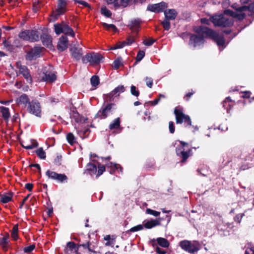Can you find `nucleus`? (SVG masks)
Wrapping results in <instances>:
<instances>
[{
  "mask_svg": "<svg viewBox=\"0 0 254 254\" xmlns=\"http://www.w3.org/2000/svg\"><path fill=\"white\" fill-rule=\"evenodd\" d=\"M194 30L197 33L204 34L206 37L213 39L219 46H223L225 44V42L223 36L219 35L217 32L207 27L203 26L196 27L194 28Z\"/></svg>",
  "mask_w": 254,
  "mask_h": 254,
  "instance_id": "obj_1",
  "label": "nucleus"
},
{
  "mask_svg": "<svg viewBox=\"0 0 254 254\" xmlns=\"http://www.w3.org/2000/svg\"><path fill=\"white\" fill-rule=\"evenodd\" d=\"M210 20L215 26L226 27L231 26L234 24L232 17L225 14V11L224 14L211 17Z\"/></svg>",
  "mask_w": 254,
  "mask_h": 254,
  "instance_id": "obj_2",
  "label": "nucleus"
},
{
  "mask_svg": "<svg viewBox=\"0 0 254 254\" xmlns=\"http://www.w3.org/2000/svg\"><path fill=\"white\" fill-rule=\"evenodd\" d=\"M180 246L186 252L193 254L200 249V244L196 241L193 242L188 240L182 241L180 243Z\"/></svg>",
  "mask_w": 254,
  "mask_h": 254,
  "instance_id": "obj_3",
  "label": "nucleus"
},
{
  "mask_svg": "<svg viewBox=\"0 0 254 254\" xmlns=\"http://www.w3.org/2000/svg\"><path fill=\"white\" fill-rule=\"evenodd\" d=\"M19 37L25 41H28L31 42H34L39 40L40 33L37 30H26L21 31L19 34Z\"/></svg>",
  "mask_w": 254,
  "mask_h": 254,
  "instance_id": "obj_4",
  "label": "nucleus"
},
{
  "mask_svg": "<svg viewBox=\"0 0 254 254\" xmlns=\"http://www.w3.org/2000/svg\"><path fill=\"white\" fill-rule=\"evenodd\" d=\"M104 59V57L99 53H90L82 58V61L84 64L89 63L91 65L99 64Z\"/></svg>",
  "mask_w": 254,
  "mask_h": 254,
  "instance_id": "obj_5",
  "label": "nucleus"
},
{
  "mask_svg": "<svg viewBox=\"0 0 254 254\" xmlns=\"http://www.w3.org/2000/svg\"><path fill=\"white\" fill-rule=\"evenodd\" d=\"M16 67L18 69L17 71H16L17 75H22L27 82L31 83L32 78L28 67L25 65H22L20 61L16 63Z\"/></svg>",
  "mask_w": 254,
  "mask_h": 254,
  "instance_id": "obj_6",
  "label": "nucleus"
},
{
  "mask_svg": "<svg viewBox=\"0 0 254 254\" xmlns=\"http://www.w3.org/2000/svg\"><path fill=\"white\" fill-rule=\"evenodd\" d=\"M116 105L114 103H108L104 104L101 109L96 115L97 118L105 119L111 114L112 111L115 109Z\"/></svg>",
  "mask_w": 254,
  "mask_h": 254,
  "instance_id": "obj_7",
  "label": "nucleus"
},
{
  "mask_svg": "<svg viewBox=\"0 0 254 254\" xmlns=\"http://www.w3.org/2000/svg\"><path fill=\"white\" fill-rule=\"evenodd\" d=\"M27 111L30 114L37 117H41V107L39 102L36 100H33L29 103L27 107Z\"/></svg>",
  "mask_w": 254,
  "mask_h": 254,
  "instance_id": "obj_8",
  "label": "nucleus"
},
{
  "mask_svg": "<svg viewBox=\"0 0 254 254\" xmlns=\"http://www.w3.org/2000/svg\"><path fill=\"white\" fill-rule=\"evenodd\" d=\"M174 114L177 124H182L184 122L186 127L191 126V122L190 117L184 114L181 110L176 108L174 110Z\"/></svg>",
  "mask_w": 254,
  "mask_h": 254,
  "instance_id": "obj_9",
  "label": "nucleus"
},
{
  "mask_svg": "<svg viewBox=\"0 0 254 254\" xmlns=\"http://www.w3.org/2000/svg\"><path fill=\"white\" fill-rule=\"evenodd\" d=\"M41 79L40 81H45L47 83H53L57 79V76L54 71H52V67H50L48 69H46L41 75Z\"/></svg>",
  "mask_w": 254,
  "mask_h": 254,
  "instance_id": "obj_10",
  "label": "nucleus"
},
{
  "mask_svg": "<svg viewBox=\"0 0 254 254\" xmlns=\"http://www.w3.org/2000/svg\"><path fill=\"white\" fill-rule=\"evenodd\" d=\"M46 175L49 178L53 180H56L59 183H63L67 182V177L64 174H58L55 172L48 170L46 172Z\"/></svg>",
  "mask_w": 254,
  "mask_h": 254,
  "instance_id": "obj_11",
  "label": "nucleus"
},
{
  "mask_svg": "<svg viewBox=\"0 0 254 254\" xmlns=\"http://www.w3.org/2000/svg\"><path fill=\"white\" fill-rule=\"evenodd\" d=\"M42 50L43 48L41 47H34L27 53L25 57L26 60L32 61L40 57Z\"/></svg>",
  "mask_w": 254,
  "mask_h": 254,
  "instance_id": "obj_12",
  "label": "nucleus"
},
{
  "mask_svg": "<svg viewBox=\"0 0 254 254\" xmlns=\"http://www.w3.org/2000/svg\"><path fill=\"white\" fill-rule=\"evenodd\" d=\"M167 7V4L165 2H161L155 4H150L147 6V10L158 13L163 11Z\"/></svg>",
  "mask_w": 254,
  "mask_h": 254,
  "instance_id": "obj_13",
  "label": "nucleus"
},
{
  "mask_svg": "<svg viewBox=\"0 0 254 254\" xmlns=\"http://www.w3.org/2000/svg\"><path fill=\"white\" fill-rule=\"evenodd\" d=\"M179 142L181 145V148H177L176 153L178 156H180L182 158V162H184L190 156V150L185 151L183 148L185 145L187 144L186 142L182 141H179Z\"/></svg>",
  "mask_w": 254,
  "mask_h": 254,
  "instance_id": "obj_14",
  "label": "nucleus"
},
{
  "mask_svg": "<svg viewBox=\"0 0 254 254\" xmlns=\"http://www.w3.org/2000/svg\"><path fill=\"white\" fill-rule=\"evenodd\" d=\"M199 35H192L190 37V44L192 45L194 47L199 46L204 43V34H199Z\"/></svg>",
  "mask_w": 254,
  "mask_h": 254,
  "instance_id": "obj_15",
  "label": "nucleus"
},
{
  "mask_svg": "<svg viewBox=\"0 0 254 254\" xmlns=\"http://www.w3.org/2000/svg\"><path fill=\"white\" fill-rule=\"evenodd\" d=\"M125 87L123 85H119L115 88L111 92L106 95V99L109 101H112L113 100V97L114 96L115 97L118 96L120 93L125 92Z\"/></svg>",
  "mask_w": 254,
  "mask_h": 254,
  "instance_id": "obj_16",
  "label": "nucleus"
},
{
  "mask_svg": "<svg viewBox=\"0 0 254 254\" xmlns=\"http://www.w3.org/2000/svg\"><path fill=\"white\" fill-rule=\"evenodd\" d=\"M70 51L72 57L76 60H79L81 58L83 55L81 48L74 45L70 48Z\"/></svg>",
  "mask_w": 254,
  "mask_h": 254,
  "instance_id": "obj_17",
  "label": "nucleus"
},
{
  "mask_svg": "<svg viewBox=\"0 0 254 254\" xmlns=\"http://www.w3.org/2000/svg\"><path fill=\"white\" fill-rule=\"evenodd\" d=\"M237 11H233L230 9L225 10V14L229 15L230 17L237 18L239 20L243 19L246 15L243 11H240L238 10V8L237 9Z\"/></svg>",
  "mask_w": 254,
  "mask_h": 254,
  "instance_id": "obj_18",
  "label": "nucleus"
},
{
  "mask_svg": "<svg viewBox=\"0 0 254 254\" xmlns=\"http://www.w3.org/2000/svg\"><path fill=\"white\" fill-rule=\"evenodd\" d=\"M68 39L66 36H62L59 39L57 48L59 51L63 52L66 50L68 46Z\"/></svg>",
  "mask_w": 254,
  "mask_h": 254,
  "instance_id": "obj_19",
  "label": "nucleus"
},
{
  "mask_svg": "<svg viewBox=\"0 0 254 254\" xmlns=\"http://www.w3.org/2000/svg\"><path fill=\"white\" fill-rule=\"evenodd\" d=\"M78 248L74 242H68L65 249L66 254H77Z\"/></svg>",
  "mask_w": 254,
  "mask_h": 254,
  "instance_id": "obj_20",
  "label": "nucleus"
},
{
  "mask_svg": "<svg viewBox=\"0 0 254 254\" xmlns=\"http://www.w3.org/2000/svg\"><path fill=\"white\" fill-rule=\"evenodd\" d=\"M161 218H159L156 219H151L149 221H147L144 223V226L147 229H151L156 226L160 225Z\"/></svg>",
  "mask_w": 254,
  "mask_h": 254,
  "instance_id": "obj_21",
  "label": "nucleus"
},
{
  "mask_svg": "<svg viewBox=\"0 0 254 254\" xmlns=\"http://www.w3.org/2000/svg\"><path fill=\"white\" fill-rule=\"evenodd\" d=\"M65 2L64 0H59L58 8L55 12V16H58L65 11Z\"/></svg>",
  "mask_w": 254,
  "mask_h": 254,
  "instance_id": "obj_22",
  "label": "nucleus"
},
{
  "mask_svg": "<svg viewBox=\"0 0 254 254\" xmlns=\"http://www.w3.org/2000/svg\"><path fill=\"white\" fill-rule=\"evenodd\" d=\"M165 18L172 20H174L177 15L176 11L174 9H169L164 11Z\"/></svg>",
  "mask_w": 254,
  "mask_h": 254,
  "instance_id": "obj_23",
  "label": "nucleus"
},
{
  "mask_svg": "<svg viewBox=\"0 0 254 254\" xmlns=\"http://www.w3.org/2000/svg\"><path fill=\"white\" fill-rule=\"evenodd\" d=\"M97 173V167L95 164L88 163L86 165V169L84 173L89 174L91 176L96 174Z\"/></svg>",
  "mask_w": 254,
  "mask_h": 254,
  "instance_id": "obj_24",
  "label": "nucleus"
},
{
  "mask_svg": "<svg viewBox=\"0 0 254 254\" xmlns=\"http://www.w3.org/2000/svg\"><path fill=\"white\" fill-rule=\"evenodd\" d=\"M17 103L18 105H23L25 106H27V105L29 104V103L30 102L29 101V99L28 96L23 94L21 95L16 100Z\"/></svg>",
  "mask_w": 254,
  "mask_h": 254,
  "instance_id": "obj_25",
  "label": "nucleus"
},
{
  "mask_svg": "<svg viewBox=\"0 0 254 254\" xmlns=\"http://www.w3.org/2000/svg\"><path fill=\"white\" fill-rule=\"evenodd\" d=\"M42 43L44 46L50 47L52 46V37L47 35L44 34L41 37Z\"/></svg>",
  "mask_w": 254,
  "mask_h": 254,
  "instance_id": "obj_26",
  "label": "nucleus"
},
{
  "mask_svg": "<svg viewBox=\"0 0 254 254\" xmlns=\"http://www.w3.org/2000/svg\"><path fill=\"white\" fill-rule=\"evenodd\" d=\"M153 242L156 241L157 244L161 247L163 248H168L170 245V243L167 240L163 238H158L156 240H152Z\"/></svg>",
  "mask_w": 254,
  "mask_h": 254,
  "instance_id": "obj_27",
  "label": "nucleus"
},
{
  "mask_svg": "<svg viewBox=\"0 0 254 254\" xmlns=\"http://www.w3.org/2000/svg\"><path fill=\"white\" fill-rule=\"evenodd\" d=\"M9 235L6 234L4 237L0 239V245L1 246L2 249L4 251L7 250V245L8 244Z\"/></svg>",
  "mask_w": 254,
  "mask_h": 254,
  "instance_id": "obj_28",
  "label": "nucleus"
},
{
  "mask_svg": "<svg viewBox=\"0 0 254 254\" xmlns=\"http://www.w3.org/2000/svg\"><path fill=\"white\" fill-rule=\"evenodd\" d=\"M62 33L68 36H71V37H74L75 36V33L73 29L64 22V27Z\"/></svg>",
  "mask_w": 254,
  "mask_h": 254,
  "instance_id": "obj_29",
  "label": "nucleus"
},
{
  "mask_svg": "<svg viewBox=\"0 0 254 254\" xmlns=\"http://www.w3.org/2000/svg\"><path fill=\"white\" fill-rule=\"evenodd\" d=\"M140 23V20L139 19H134L130 21L129 26L130 28L134 31L138 30Z\"/></svg>",
  "mask_w": 254,
  "mask_h": 254,
  "instance_id": "obj_30",
  "label": "nucleus"
},
{
  "mask_svg": "<svg viewBox=\"0 0 254 254\" xmlns=\"http://www.w3.org/2000/svg\"><path fill=\"white\" fill-rule=\"evenodd\" d=\"M0 112L1 116L5 120H8L10 117L9 110L8 108L4 106L0 107Z\"/></svg>",
  "mask_w": 254,
  "mask_h": 254,
  "instance_id": "obj_31",
  "label": "nucleus"
},
{
  "mask_svg": "<svg viewBox=\"0 0 254 254\" xmlns=\"http://www.w3.org/2000/svg\"><path fill=\"white\" fill-rule=\"evenodd\" d=\"M22 146L26 149H32L38 146V143L34 140H31L29 143L24 142L22 144Z\"/></svg>",
  "mask_w": 254,
  "mask_h": 254,
  "instance_id": "obj_32",
  "label": "nucleus"
},
{
  "mask_svg": "<svg viewBox=\"0 0 254 254\" xmlns=\"http://www.w3.org/2000/svg\"><path fill=\"white\" fill-rule=\"evenodd\" d=\"M12 199V195L10 193L3 194L0 197V201L3 203H6Z\"/></svg>",
  "mask_w": 254,
  "mask_h": 254,
  "instance_id": "obj_33",
  "label": "nucleus"
},
{
  "mask_svg": "<svg viewBox=\"0 0 254 254\" xmlns=\"http://www.w3.org/2000/svg\"><path fill=\"white\" fill-rule=\"evenodd\" d=\"M120 120L119 118H117L110 124L109 127L110 129H117L120 127Z\"/></svg>",
  "mask_w": 254,
  "mask_h": 254,
  "instance_id": "obj_34",
  "label": "nucleus"
},
{
  "mask_svg": "<svg viewBox=\"0 0 254 254\" xmlns=\"http://www.w3.org/2000/svg\"><path fill=\"white\" fill-rule=\"evenodd\" d=\"M64 23V22H63L62 23H57L54 25L55 31L57 35L62 33Z\"/></svg>",
  "mask_w": 254,
  "mask_h": 254,
  "instance_id": "obj_35",
  "label": "nucleus"
},
{
  "mask_svg": "<svg viewBox=\"0 0 254 254\" xmlns=\"http://www.w3.org/2000/svg\"><path fill=\"white\" fill-rule=\"evenodd\" d=\"M247 10L251 12H253L254 11V4L251 3L249 6L245 5L238 7V10L240 11H244Z\"/></svg>",
  "mask_w": 254,
  "mask_h": 254,
  "instance_id": "obj_36",
  "label": "nucleus"
},
{
  "mask_svg": "<svg viewBox=\"0 0 254 254\" xmlns=\"http://www.w3.org/2000/svg\"><path fill=\"white\" fill-rule=\"evenodd\" d=\"M18 226L17 224L14 225L13 228L11 231V237L14 240H16L18 238Z\"/></svg>",
  "mask_w": 254,
  "mask_h": 254,
  "instance_id": "obj_37",
  "label": "nucleus"
},
{
  "mask_svg": "<svg viewBox=\"0 0 254 254\" xmlns=\"http://www.w3.org/2000/svg\"><path fill=\"white\" fill-rule=\"evenodd\" d=\"M90 243L89 242H88L87 243H86L85 244H80L79 245V246L82 247L84 249H87L89 251V252H90L91 253L90 254H101L99 253H98L95 251L91 250L90 248Z\"/></svg>",
  "mask_w": 254,
  "mask_h": 254,
  "instance_id": "obj_38",
  "label": "nucleus"
},
{
  "mask_svg": "<svg viewBox=\"0 0 254 254\" xmlns=\"http://www.w3.org/2000/svg\"><path fill=\"white\" fill-rule=\"evenodd\" d=\"M36 153L40 158L42 159H44L46 158V153L44 151L43 148L40 147L38 148L36 150Z\"/></svg>",
  "mask_w": 254,
  "mask_h": 254,
  "instance_id": "obj_39",
  "label": "nucleus"
},
{
  "mask_svg": "<svg viewBox=\"0 0 254 254\" xmlns=\"http://www.w3.org/2000/svg\"><path fill=\"white\" fill-rule=\"evenodd\" d=\"M101 12L102 14H103L107 17H110L112 15L111 12L109 10H108L105 6L101 7Z\"/></svg>",
  "mask_w": 254,
  "mask_h": 254,
  "instance_id": "obj_40",
  "label": "nucleus"
},
{
  "mask_svg": "<svg viewBox=\"0 0 254 254\" xmlns=\"http://www.w3.org/2000/svg\"><path fill=\"white\" fill-rule=\"evenodd\" d=\"M66 139L68 142L71 145L76 142L75 137L72 133H68L67 134Z\"/></svg>",
  "mask_w": 254,
  "mask_h": 254,
  "instance_id": "obj_41",
  "label": "nucleus"
},
{
  "mask_svg": "<svg viewBox=\"0 0 254 254\" xmlns=\"http://www.w3.org/2000/svg\"><path fill=\"white\" fill-rule=\"evenodd\" d=\"M122 64V59L121 58H118L115 60L113 63V67L117 69Z\"/></svg>",
  "mask_w": 254,
  "mask_h": 254,
  "instance_id": "obj_42",
  "label": "nucleus"
},
{
  "mask_svg": "<svg viewBox=\"0 0 254 254\" xmlns=\"http://www.w3.org/2000/svg\"><path fill=\"white\" fill-rule=\"evenodd\" d=\"M90 82L93 86H96L99 83V79L97 76H93L90 79Z\"/></svg>",
  "mask_w": 254,
  "mask_h": 254,
  "instance_id": "obj_43",
  "label": "nucleus"
},
{
  "mask_svg": "<svg viewBox=\"0 0 254 254\" xmlns=\"http://www.w3.org/2000/svg\"><path fill=\"white\" fill-rule=\"evenodd\" d=\"M98 171L97 173L96 174V178L99 177L100 175H101L103 172L105 171V167L104 165L101 164H99L98 165Z\"/></svg>",
  "mask_w": 254,
  "mask_h": 254,
  "instance_id": "obj_44",
  "label": "nucleus"
},
{
  "mask_svg": "<svg viewBox=\"0 0 254 254\" xmlns=\"http://www.w3.org/2000/svg\"><path fill=\"white\" fill-rule=\"evenodd\" d=\"M169 21L170 20L165 18V19L161 22V24L166 30H168L170 28V23Z\"/></svg>",
  "mask_w": 254,
  "mask_h": 254,
  "instance_id": "obj_45",
  "label": "nucleus"
},
{
  "mask_svg": "<svg viewBox=\"0 0 254 254\" xmlns=\"http://www.w3.org/2000/svg\"><path fill=\"white\" fill-rule=\"evenodd\" d=\"M146 213L148 214H150V215H153L155 217L158 216L160 214V212L151 209L150 208L146 209Z\"/></svg>",
  "mask_w": 254,
  "mask_h": 254,
  "instance_id": "obj_46",
  "label": "nucleus"
},
{
  "mask_svg": "<svg viewBox=\"0 0 254 254\" xmlns=\"http://www.w3.org/2000/svg\"><path fill=\"white\" fill-rule=\"evenodd\" d=\"M103 25L104 27L105 28H106L107 30H112L114 31H116L117 30V29L115 25L110 24H108L106 23H103Z\"/></svg>",
  "mask_w": 254,
  "mask_h": 254,
  "instance_id": "obj_47",
  "label": "nucleus"
},
{
  "mask_svg": "<svg viewBox=\"0 0 254 254\" xmlns=\"http://www.w3.org/2000/svg\"><path fill=\"white\" fill-rule=\"evenodd\" d=\"M118 164H114L112 162H110L106 164V167L108 168H111V170H110L111 173L112 171L114 172L115 170L118 169Z\"/></svg>",
  "mask_w": 254,
  "mask_h": 254,
  "instance_id": "obj_48",
  "label": "nucleus"
},
{
  "mask_svg": "<svg viewBox=\"0 0 254 254\" xmlns=\"http://www.w3.org/2000/svg\"><path fill=\"white\" fill-rule=\"evenodd\" d=\"M130 92L131 94L135 96L138 97L139 95V92L138 90H137L136 87L134 85H131L130 87Z\"/></svg>",
  "mask_w": 254,
  "mask_h": 254,
  "instance_id": "obj_49",
  "label": "nucleus"
},
{
  "mask_svg": "<svg viewBox=\"0 0 254 254\" xmlns=\"http://www.w3.org/2000/svg\"><path fill=\"white\" fill-rule=\"evenodd\" d=\"M145 53L143 51H139L136 56V60L137 62L140 61L144 57Z\"/></svg>",
  "mask_w": 254,
  "mask_h": 254,
  "instance_id": "obj_50",
  "label": "nucleus"
},
{
  "mask_svg": "<svg viewBox=\"0 0 254 254\" xmlns=\"http://www.w3.org/2000/svg\"><path fill=\"white\" fill-rule=\"evenodd\" d=\"M143 228V226L142 225H138L136 226H134L131 228L129 231L131 232H134L137 231H140L142 230Z\"/></svg>",
  "mask_w": 254,
  "mask_h": 254,
  "instance_id": "obj_51",
  "label": "nucleus"
},
{
  "mask_svg": "<svg viewBox=\"0 0 254 254\" xmlns=\"http://www.w3.org/2000/svg\"><path fill=\"white\" fill-rule=\"evenodd\" d=\"M145 81L146 85L149 88H151L153 85V79L151 77H146L145 78Z\"/></svg>",
  "mask_w": 254,
  "mask_h": 254,
  "instance_id": "obj_52",
  "label": "nucleus"
},
{
  "mask_svg": "<svg viewBox=\"0 0 254 254\" xmlns=\"http://www.w3.org/2000/svg\"><path fill=\"white\" fill-rule=\"evenodd\" d=\"M126 41H123L122 42H120V43H119L118 44H117L116 47L112 48L111 49L112 50H115V49H117L122 48H123L124 47H125L126 46Z\"/></svg>",
  "mask_w": 254,
  "mask_h": 254,
  "instance_id": "obj_53",
  "label": "nucleus"
},
{
  "mask_svg": "<svg viewBox=\"0 0 254 254\" xmlns=\"http://www.w3.org/2000/svg\"><path fill=\"white\" fill-rule=\"evenodd\" d=\"M245 215L244 213L238 214L235 217V220L238 223H240L243 216Z\"/></svg>",
  "mask_w": 254,
  "mask_h": 254,
  "instance_id": "obj_54",
  "label": "nucleus"
},
{
  "mask_svg": "<svg viewBox=\"0 0 254 254\" xmlns=\"http://www.w3.org/2000/svg\"><path fill=\"white\" fill-rule=\"evenodd\" d=\"M169 131L171 133H173L175 131V126L173 122L170 121L169 123Z\"/></svg>",
  "mask_w": 254,
  "mask_h": 254,
  "instance_id": "obj_55",
  "label": "nucleus"
},
{
  "mask_svg": "<svg viewBox=\"0 0 254 254\" xmlns=\"http://www.w3.org/2000/svg\"><path fill=\"white\" fill-rule=\"evenodd\" d=\"M35 248L34 245H30L24 248V252L25 253H30L33 251Z\"/></svg>",
  "mask_w": 254,
  "mask_h": 254,
  "instance_id": "obj_56",
  "label": "nucleus"
},
{
  "mask_svg": "<svg viewBox=\"0 0 254 254\" xmlns=\"http://www.w3.org/2000/svg\"><path fill=\"white\" fill-rule=\"evenodd\" d=\"M155 42V40L153 39H148L147 40L144 41L143 43L145 45L147 46H150L152 45L154 42Z\"/></svg>",
  "mask_w": 254,
  "mask_h": 254,
  "instance_id": "obj_57",
  "label": "nucleus"
},
{
  "mask_svg": "<svg viewBox=\"0 0 254 254\" xmlns=\"http://www.w3.org/2000/svg\"><path fill=\"white\" fill-rule=\"evenodd\" d=\"M76 2L82 5L84 7H89V4L86 2L82 0H75Z\"/></svg>",
  "mask_w": 254,
  "mask_h": 254,
  "instance_id": "obj_58",
  "label": "nucleus"
},
{
  "mask_svg": "<svg viewBox=\"0 0 254 254\" xmlns=\"http://www.w3.org/2000/svg\"><path fill=\"white\" fill-rule=\"evenodd\" d=\"M104 240L108 241L105 244L106 246H110L112 244H113V243L111 241H110V235H106L104 237Z\"/></svg>",
  "mask_w": 254,
  "mask_h": 254,
  "instance_id": "obj_59",
  "label": "nucleus"
},
{
  "mask_svg": "<svg viewBox=\"0 0 254 254\" xmlns=\"http://www.w3.org/2000/svg\"><path fill=\"white\" fill-rule=\"evenodd\" d=\"M129 0H121L120 2L119 3V4H120V6L126 7Z\"/></svg>",
  "mask_w": 254,
  "mask_h": 254,
  "instance_id": "obj_60",
  "label": "nucleus"
},
{
  "mask_svg": "<svg viewBox=\"0 0 254 254\" xmlns=\"http://www.w3.org/2000/svg\"><path fill=\"white\" fill-rule=\"evenodd\" d=\"M108 3H114V5L115 7H118L120 6V4H119V2L118 0H107Z\"/></svg>",
  "mask_w": 254,
  "mask_h": 254,
  "instance_id": "obj_61",
  "label": "nucleus"
},
{
  "mask_svg": "<svg viewBox=\"0 0 254 254\" xmlns=\"http://www.w3.org/2000/svg\"><path fill=\"white\" fill-rule=\"evenodd\" d=\"M245 254H254V247L247 249Z\"/></svg>",
  "mask_w": 254,
  "mask_h": 254,
  "instance_id": "obj_62",
  "label": "nucleus"
},
{
  "mask_svg": "<svg viewBox=\"0 0 254 254\" xmlns=\"http://www.w3.org/2000/svg\"><path fill=\"white\" fill-rule=\"evenodd\" d=\"M156 251L159 254H165L166 253L165 251L161 249L158 247H156Z\"/></svg>",
  "mask_w": 254,
  "mask_h": 254,
  "instance_id": "obj_63",
  "label": "nucleus"
},
{
  "mask_svg": "<svg viewBox=\"0 0 254 254\" xmlns=\"http://www.w3.org/2000/svg\"><path fill=\"white\" fill-rule=\"evenodd\" d=\"M33 187V185L31 183H27L25 184V188L29 191H31Z\"/></svg>",
  "mask_w": 254,
  "mask_h": 254,
  "instance_id": "obj_64",
  "label": "nucleus"
}]
</instances>
